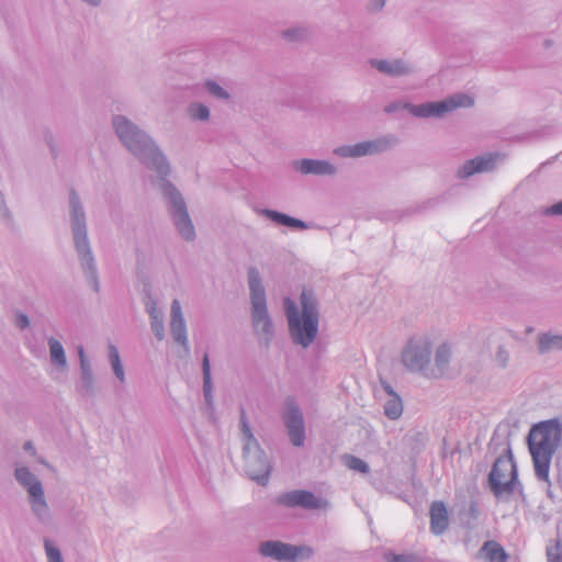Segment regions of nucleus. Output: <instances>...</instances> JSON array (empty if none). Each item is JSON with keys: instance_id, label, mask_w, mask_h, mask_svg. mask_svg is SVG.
Instances as JSON below:
<instances>
[{"instance_id": "1", "label": "nucleus", "mask_w": 562, "mask_h": 562, "mask_svg": "<svg viewBox=\"0 0 562 562\" xmlns=\"http://www.w3.org/2000/svg\"><path fill=\"white\" fill-rule=\"evenodd\" d=\"M562 446V420L553 417L532 424L529 429V453L531 454L535 475L550 485L551 460Z\"/></svg>"}, {"instance_id": "2", "label": "nucleus", "mask_w": 562, "mask_h": 562, "mask_svg": "<svg viewBox=\"0 0 562 562\" xmlns=\"http://www.w3.org/2000/svg\"><path fill=\"white\" fill-rule=\"evenodd\" d=\"M284 303L293 340L303 347H307L314 340L318 327V312L313 294L308 291L302 292L301 315L297 314L296 305L292 300L286 299Z\"/></svg>"}, {"instance_id": "3", "label": "nucleus", "mask_w": 562, "mask_h": 562, "mask_svg": "<svg viewBox=\"0 0 562 562\" xmlns=\"http://www.w3.org/2000/svg\"><path fill=\"white\" fill-rule=\"evenodd\" d=\"M474 104L471 95L458 93L442 101L428 102L419 105H406L409 112L417 117H443L447 114L461 109L470 108Z\"/></svg>"}, {"instance_id": "4", "label": "nucleus", "mask_w": 562, "mask_h": 562, "mask_svg": "<svg viewBox=\"0 0 562 562\" xmlns=\"http://www.w3.org/2000/svg\"><path fill=\"white\" fill-rule=\"evenodd\" d=\"M241 427H243V434L246 439V442H245L246 452L248 454H250L251 449L259 450V446H258L255 437L251 434V430L246 420L245 414L241 415ZM247 464H248L249 475L254 481H257L258 483H261V484H265L268 481L271 467H270L269 461L267 460L266 456H263V453L258 457L248 456Z\"/></svg>"}, {"instance_id": "5", "label": "nucleus", "mask_w": 562, "mask_h": 562, "mask_svg": "<svg viewBox=\"0 0 562 562\" xmlns=\"http://www.w3.org/2000/svg\"><path fill=\"white\" fill-rule=\"evenodd\" d=\"M517 479L516 465L510 456L499 457L490 473V485L495 495L514 490Z\"/></svg>"}, {"instance_id": "6", "label": "nucleus", "mask_w": 562, "mask_h": 562, "mask_svg": "<svg viewBox=\"0 0 562 562\" xmlns=\"http://www.w3.org/2000/svg\"><path fill=\"white\" fill-rule=\"evenodd\" d=\"M248 274L251 291L254 325L257 330L269 333L271 323L266 310L265 289L261 284V279L258 271L254 268L249 270Z\"/></svg>"}, {"instance_id": "7", "label": "nucleus", "mask_w": 562, "mask_h": 562, "mask_svg": "<svg viewBox=\"0 0 562 562\" xmlns=\"http://www.w3.org/2000/svg\"><path fill=\"white\" fill-rule=\"evenodd\" d=\"M260 553L279 561L297 562L308 559L313 551L308 547L290 546L279 541H268L260 546Z\"/></svg>"}, {"instance_id": "8", "label": "nucleus", "mask_w": 562, "mask_h": 562, "mask_svg": "<svg viewBox=\"0 0 562 562\" xmlns=\"http://www.w3.org/2000/svg\"><path fill=\"white\" fill-rule=\"evenodd\" d=\"M164 192L166 195L169 196L170 201L172 202V205L175 209L176 225H177L179 232L186 239L193 238L194 228H193L191 221L189 220V216H188V213L186 210V204H184L181 195L176 190V188L173 186H171L170 183L164 184Z\"/></svg>"}, {"instance_id": "9", "label": "nucleus", "mask_w": 562, "mask_h": 562, "mask_svg": "<svg viewBox=\"0 0 562 562\" xmlns=\"http://www.w3.org/2000/svg\"><path fill=\"white\" fill-rule=\"evenodd\" d=\"M429 356L430 346L426 340H412L403 352V362L409 370H420Z\"/></svg>"}, {"instance_id": "10", "label": "nucleus", "mask_w": 562, "mask_h": 562, "mask_svg": "<svg viewBox=\"0 0 562 562\" xmlns=\"http://www.w3.org/2000/svg\"><path fill=\"white\" fill-rule=\"evenodd\" d=\"M16 480L27 487V491L32 497L33 509L38 512L41 508L46 506L44 499V492L42 488V484L36 480V477L29 471L26 468H18L15 470Z\"/></svg>"}, {"instance_id": "11", "label": "nucleus", "mask_w": 562, "mask_h": 562, "mask_svg": "<svg viewBox=\"0 0 562 562\" xmlns=\"http://www.w3.org/2000/svg\"><path fill=\"white\" fill-rule=\"evenodd\" d=\"M284 419L292 443L302 446L305 439L304 424L302 414L293 402L289 403Z\"/></svg>"}, {"instance_id": "12", "label": "nucleus", "mask_w": 562, "mask_h": 562, "mask_svg": "<svg viewBox=\"0 0 562 562\" xmlns=\"http://www.w3.org/2000/svg\"><path fill=\"white\" fill-rule=\"evenodd\" d=\"M279 503L289 507L321 508L325 506V502L315 497L308 491H292L279 496Z\"/></svg>"}, {"instance_id": "13", "label": "nucleus", "mask_w": 562, "mask_h": 562, "mask_svg": "<svg viewBox=\"0 0 562 562\" xmlns=\"http://www.w3.org/2000/svg\"><path fill=\"white\" fill-rule=\"evenodd\" d=\"M501 160L499 155L487 154L464 162L462 168L459 170L460 178H468L474 173L487 172L493 170L497 162Z\"/></svg>"}, {"instance_id": "14", "label": "nucleus", "mask_w": 562, "mask_h": 562, "mask_svg": "<svg viewBox=\"0 0 562 562\" xmlns=\"http://www.w3.org/2000/svg\"><path fill=\"white\" fill-rule=\"evenodd\" d=\"M171 331L175 340L183 345L186 351H188L186 324L182 317L181 306L178 301H173L171 306Z\"/></svg>"}, {"instance_id": "15", "label": "nucleus", "mask_w": 562, "mask_h": 562, "mask_svg": "<svg viewBox=\"0 0 562 562\" xmlns=\"http://www.w3.org/2000/svg\"><path fill=\"white\" fill-rule=\"evenodd\" d=\"M449 525L448 510L442 502H435L430 508V528L436 535L442 533Z\"/></svg>"}, {"instance_id": "16", "label": "nucleus", "mask_w": 562, "mask_h": 562, "mask_svg": "<svg viewBox=\"0 0 562 562\" xmlns=\"http://www.w3.org/2000/svg\"><path fill=\"white\" fill-rule=\"evenodd\" d=\"M75 195L71 199L72 203V225H74V233H75V239H76V246L77 249L81 252L85 251L88 247V240L86 231L83 229V213L81 210H78L76 203H75Z\"/></svg>"}, {"instance_id": "17", "label": "nucleus", "mask_w": 562, "mask_h": 562, "mask_svg": "<svg viewBox=\"0 0 562 562\" xmlns=\"http://www.w3.org/2000/svg\"><path fill=\"white\" fill-rule=\"evenodd\" d=\"M537 350L540 355L562 351V335L541 333L537 336Z\"/></svg>"}, {"instance_id": "18", "label": "nucleus", "mask_w": 562, "mask_h": 562, "mask_svg": "<svg viewBox=\"0 0 562 562\" xmlns=\"http://www.w3.org/2000/svg\"><path fill=\"white\" fill-rule=\"evenodd\" d=\"M297 169L302 173H313V175H333L335 172V167L325 160H313V159H302L297 162Z\"/></svg>"}, {"instance_id": "19", "label": "nucleus", "mask_w": 562, "mask_h": 562, "mask_svg": "<svg viewBox=\"0 0 562 562\" xmlns=\"http://www.w3.org/2000/svg\"><path fill=\"white\" fill-rule=\"evenodd\" d=\"M378 144L379 143H357L352 146H341L335 149V153L344 157H361L376 153L379 150Z\"/></svg>"}, {"instance_id": "20", "label": "nucleus", "mask_w": 562, "mask_h": 562, "mask_svg": "<svg viewBox=\"0 0 562 562\" xmlns=\"http://www.w3.org/2000/svg\"><path fill=\"white\" fill-rule=\"evenodd\" d=\"M479 554L484 562H506L508 558L504 548L496 541L485 542Z\"/></svg>"}, {"instance_id": "21", "label": "nucleus", "mask_w": 562, "mask_h": 562, "mask_svg": "<svg viewBox=\"0 0 562 562\" xmlns=\"http://www.w3.org/2000/svg\"><path fill=\"white\" fill-rule=\"evenodd\" d=\"M114 127L121 140H136L138 131L125 117H116L114 120Z\"/></svg>"}, {"instance_id": "22", "label": "nucleus", "mask_w": 562, "mask_h": 562, "mask_svg": "<svg viewBox=\"0 0 562 562\" xmlns=\"http://www.w3.org/2000/svg\"><path fill=\"white\" fill-rule=\"evenodd\" d=\"M371 64L378 70L389 75H402L407 70L406 66L400 60L392 63L386 60H372Z\"/></svg>"}, {"instance_id": "23", "label": "nucleus", "mask_w": 562, "mask_h": 562, "mask_svg": "<svg viewBox=\"0 0 562 562\" xmlns=\"http://www.w3.org/2000/svg\"><path fill=\"white\" fill-rule=\"evenodd\" d=\"M385 391L390 395H392V398H390L385 404V414L387 417L396 419L402 415L403 412L402 401L397 395L393 393L392 389L389 385L385 386Z\"/></svg>"}, {"instance_id": "24", "label": "nucleus", "mask_w": 562, "mask_h": 562, "mask_svg": "<svg viewBox=\"0 0 562 562\" xmlns=\"http://www.w3.org/2000/svg\"><path fill=\"white\" fill-rule=\"evenodd\" d=\"M49 349L52 361L60 367H65L66 357L61 344L58 340L52 338L49 340Z\"/></svg>"}, {"instance_id": "25", "label": "nucleus", "mask_w": 562, "mask_h": 562, "mask_svg": "<svg viewBox=\"0 0 562 562\" xmlns=\"http://www.w3.org/2000/svg\"><path fill=\"white\" fill-rule=\"evenodd\" d=\"M267 214L269 215V217L271 220H273L274 222H277L279 224L291 226V227H300V228L305 227V224L302 221L290 217L285 214H281V213H278L274 211H268Z\"/></svg>"}, {"instance_id": "26", "label": "nucleus", "mask_w": 562, "mask_h": 562, "mask_svg": "<svg viewBox=\"0 0 562 562\" xmlns=\"http://www.w3.org/2000/svg\"><path fill=\"white\" fill-rule=\"evenodd\" d=\"M110 359L112 363L113 371L115 375L123 381L124 380V370L120 360L119 351L115 347L110 348Z\"/></svg>"}, {"instance_id": "27", "label": "nucleus", "mask_w": 562, "mask_h": 562, "mask_svg": "<svg viewBox=\"0 0 562 562\" xmlns=\"http://www.w3.org/2000/svg\"><path fill=\"white\" fill-rule=\"evenodd\" d=\"M148 312L151 316V328L158 339L164 337V324L158 315L155 314V307H148Z\"/></svg>"}, {"instance_id": "28", "label": "nucleus", "mask_w": 562, "mask_h": 562, "mask_svg": "<svg viewBox=\"0 0 562 562\" xmlns=\"http://www.w3.org/2000/svg\"><path fill=\"white\" fill-rule=\"evenodd\" d=\"M345 460H346V464H347V467L349 469L355 470V471H359V472H362V473L368 472V465L361 459H359L357 457H353V456H347L345 458Z\"/></svg>"}, {"instance_id": "29", "label": "nucleus", "mask_w": 562, "mask_h": 562, "mask_svg": "<svg viewBox=\"0 0 562 562\" xmlns=\"http://www.w3.org/2000/svg\"><path fill=\"white\" fill-rule=\"evenodd\" d=\"M189 111L190 115L196 120H207L210 115L209 109L203 104H193Z\"/></svg>"}, {"instance_id": "30", "label": "nucleus", "mask_w": 562, "mask_h": 562, "mask_svg": "<svg viewBox=\"0 0 562 562\" xmlns=\"http://www.w3.org/2000/svg\"><path fill=\"white\" fill-rule=\"evenodd\" d=\"M203 375H204V389L206 396L211 391V369H210V359L207 355H204L203 358Z\"/></svg>"}, {"instance_id": "31", "label": "nucleus", "mask_w": 562, "mask_h": 562, "mask_svg": "<svg viewBox=\"0 0 562 562\" xmlns=\"http://www.w3.org/2000/svg\"><path fill=\"white\" fill-rule=\"evenodd\" d=\"M154 166L156 170L161 175L169 173V166L161 154H156L153 158Z\"/></svg>"}, {"instance_id": "32", "label": "nucleus", "mask_w": 562, "mask_h": 562, "mask_svg": "<svg viewBox=\"0 0 562 562\" xmlns=\"http://www.w3.org/2000/svg\"><path fill=\"white\" fill-rule=\"evenodd\" d=\"M48 562H63L60 551L55 548L48 540L45 541Z\"/></svg>"}, {"instance_id": "33", "label": "nucleus", "mask_w": 562, "mask_h": 562, "mask_svg": "<svg viewBox=\"0 0 562 562\" xmlns=\"http://www.w3.org/2000/svg\"><path fill=\"white\" fill-rule=\"evenodd\" d=\"M449 355H450V351L446 346H442L441 348H439L436 353L437 364L441 366V364L446 363L448 361Z\"/></svg>"}, {"instance_id": "34", "label": "nucleus", "mask_w": 562, "mask_h": 562, "mask_svg": "<svg viewBox=\"0 0 562 562\" xmlns=\"http://www.w3.org/2000/svg\"><path fill=\"white\" fill-rule=\"evenodd\" d=\"M547 557L549 562H562V557L559 552V543L555 548H549L547 550Z\"/></svg>"}, {"instance_id": "35", "label": "nucleus", "mask_w": 562, "mask_h": 562, "mask_svg": "<svg viewBox=\"0 0 562 562\" xmlns=\"http://www.w3.org/2000/svg\"><path fill=\"white\" fill-rule=\"evenodd\" d=\"M207 88H209V91L216 97H221V98L228 97V94L218 85H216L214 82H207Z\"/></svg>"}, {"instance_id": "36", "label": "nucleus", "mask_w": 562, "mask_h": 562, "mask_svg": "<svg viewBox=\"0 0 562 562\" xmlns=\"http://www.w3.org/2000/svg\"><path fill=\"white\" fill-rule=\"evenodd\" d=\"M547 215L562 216V200L553 203L546 210Z\"/></svg>"}, {"instance_id": "37", "label": "nucleus", "mask_w": 562, "mask_h": 562, "mask_svg": "<svg viewBox=\"0 0 562 562\" xmlns=\"http://www.w3.org/2000/svg\"><path fill=\"white\" fill-rule=\"evenodd\" d=\"M15 322L16 326L20 327L21 329L27 327L30 324L29 318L25 314H18Z\"/></svg>"}, {"instance_id": "38", "label": "nucleus", "mask_w": 562, "mask_h": 562, "mask_svg": "<svg viewBox=\"0 0 562 562\" xmlns=\"http://www.w3.org/2000/svg\"><path fill=\"white\" fill-rule=\"evenodd\" d=\"M387 562H409L411 559L405 555L390 554L386 557Z\"/></svg>"}, {"instance_id": "39", "label": "nucleus", "mask_w": 562, "mask_h": 562, "mask_svg": "<svg viewBox=\"0 0 562 562\" xmlns=\"http://www.w3.org/2000/svg\"><path fill=\"white\" fill-rule=\"evenodd\" d=\"M78 353H79V357H80L81 366L85 369L87 360H86L85 350H83L82 347L78 348Z\"/></svg>"}, {"instance_id": "40", "label": "nucleus", "mask_w": 562, "mask_h": 562, "mask_svg": "<svg viewBox=\"0 0 562 562\" xmlns=\"http://www.w3.org/2000/svg\"><path fill=\"white\" fill-rule=\"evenodd\" d=\"M552 45H553V41H552V40L547 38V40H544V41H543V46H544L546 48H549V47H551Z\"/></svg>"}, {"instance_id": "41", "label": "nucleus", "mask_w": 562, "mask_h": 562, "mask_svg": "<svg viewBox=\"0 0 562 562\" xmlns=\"http://www.w3.org/2000/svg\"><path fill=\"white\" fill-rule=\"evenodd\" d=\"M24 449H25L26 451H33V446H32V443H31V442H26V443L24 445Z\"/></svg>"}, {"instance_id": "42", "label": "nucleus", "mask_w": 562, "mask_h": 562, "mask_svg": "<svg viewBox=\"0 0 562 562\" xmlns=\"http://www.w3.org/2000/svg\"><path fill=\"white\" fill-rule=\"evenodd\" d=\"M384 5V0H378L376 1V8L381 9Z\"/></svg>"}, {"instance_id": "43", "label": "nucleus", "mask_w": 562, "mask_h": 562, "mask_svg": "<svg viewBox=\"0 0 562 562\" xmlns=\"http://www.w3.org/2000/svg\"><path fill=\"white\" fill-rule=\"evenodd\" d=\"M284 36L288 37V38H294L293 34H292V31H286L284 33Z\"/></svg>"}]
</instances>
